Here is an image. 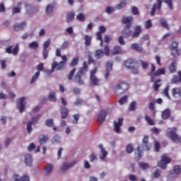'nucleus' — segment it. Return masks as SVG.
<instances>
[{
	"instance_id": "nucleus-2",
	"label": "nucleus",
	"mask_w": 181,
	"mask_h": 181,
	"mask_svg": "<svg viewBox=\"0 0 181 181\" xmlns=\"http://www.w3.org/2000/svg\"><path fill=\"white\" fill-rule=\"evenodd\" d=\"M129 88V85L125 81H121L118 85L113 88V92L116 95H121L124 94L127 90Z\"/></svg>"
},
{
	"instance_id": "nucleus-42",
	"label": "nucleus",
	"mask_w": 181,
	"mask_h": 181,
	"mask_svg": "<svg viewBox=\"0 0 181 181\" xmlns=\"http://www.w3.org/2000/svg\"><path fill=\"white\" fill-rule=\"evenodd\" d=\"M45 125L49 128H53V127H54V122L53 119H47L45 121Z\"/></svg>"
},
{
	"instance_id": "nucleus-11",
	"label": "nucleus",
	"mask_w": 181,
	"mask_h": 181,
	"mask_svg": "<svg viewBox=\"0 0 181 181\" xmlns=\"http://www.w3.org/2000/svg\"><path fill=\"white\" fill-rule=\"evenodd\" d=\"M164 74H165V68L157 69L155 74H151V83H153V81L156 80V77H159L160 76H162Z\"/></svg>"
},
{
	"instance_id": "nucleus-27",
	"label": "nucleus",
	"mask_w": 181,
	"mask_h": 181,
	"mask_svg": "<svg viewBox=\"0 0 181 181\" xmlns=\"http://www.w3.org/2000/svg\"><path fill=\"white\" fill-rule=\"evenodd\" d=\"M76 16V13H74V11H71L66 14V23H70V22H73L74 20V17Z\"/></svg>"
},
{
	"instance_id": "nucleus-37",
	"label": "nucleus",
	"mask_w": 181,
	"mask_h": 181,
	"mask_svg": "<svg viewBox=\"0 0 181 181\" xmlns=\"http://www.w3.org/2000/svg\"><path fill=\"white\" fill-rule=\"evenodd\" d=\"M179 76H174L172 79L173 84H176V83H179L181 81V71L178 72Z\"/></svg>"
},
{
	"instance_id": "nucleus-33",
	"label": "nucleus",
	"mask_w": 181,
	"mask_h": 181,
	"mask_svg": "<svg viewBox=\"0 0 181 181\" xmlns=\"http://www.w3.org/2000/svg\"><path fill=\"white\" fill-rule=\"evenodd\" d=\"M47 141H49V136L45 134H42L39 139V142L41 145H45Z\"/></svg>"
},
{
	"instance_id": "nucleus-18",
	"label": "nucleus",
	"mask_w": 181,
	"mask_h": 181,
	"mask_svg": "<svg viewBox=\"0 0 181 181\" xmlns=\"http://www.w3.org/2000/svg\"><path fill=\"white\" fill-rule=\"evenodd\" d=\"M26 27V21H22L21 23H16L13 25L14 30L18 32V30H23Z\"/></svg>"
},
{
	"instance_id": "nucleus-17",
	"label": "nucleus",
	"mask_w": 181,
	"mask_h": 181,
	"mask_svg": "<svg viewBox=\"0 0 181 181\" xmlns=\"http://www.w3.org/2000/svg\"><path fill=\"white\" fill-rule=\"evenodd\" d=\"M110 71H112V62L108 61L106 64L105 78L108 79V77H110Z\"/></svg>"
},
{
	"instance_id": "nucleus-40",
	"label": "nucleus",
	"mask_w": 181,
	"mask_h": 181,
	"mask_svg": "<svg viewBox=\"0 0 181 181\" xmlns=\"http://www.w3.org/2000/svg\"><path fill=\"white\" fill-rule=\"evenodd\" d=\"M78 64V57H75L73 58L72 61L69 64L70 67H76Z\"/></svg>"
},
{
	"instance_id": "nucleus-9",
	"label": "nucleus",
	"mask_w": 181,
	"mask_h": 181,
	"mask_svg": "<svg viewBox=\"0 0 181 181\" xmlns=\"http://www.w3.org/2000/svg\"><path fill=\"white\" fill-rule=\"evenodd\" d=\"M37 71L35 74V75L31 78V81H30L31 84L35 83V81L37 80L39 76H40V71H43V70H45V66H43V63H40L37 66Z\"/></svg>"
},
{
	"instance_id": "nucleus-5",
	"label": "nucleus",
	"mask_w": 181,
	"mask_h": 181,
	"mask_svg": "<svg viewBox=\"0 0 181 181\" xmlns=\"http://www.w3.org/2000/svg\"><path fill=\"white\" fill-rule=\"evenodd\" d=\"M170 162H172V159L168 156V154H163L160 160L158 163V166L160 169H166Z\"/></svg>"
},
{
	"instance_id": "nucleus-55",
	"label": "nucleus",
	"mask_w": 181,
	"mask_h": 181,
	"mask_svg": "<svg viewBox=\"0 0 181 181\" xmlns=\"http://www.w3.org/2000/svg\"><path fill=\"white\" fill-rule=\"evenodd\" d=\"M76 68H74L68 75V80H73V77H74V74L76 73Z\"/></svg>"
},
{
	"instance_id": "nucleus-23",
	"label": "nucleus",
	"mask_w": 181,
	"mask_h": 181,
	"mask_svg": "<svg viewBox=\"0 0 181 181\" xmlns=\"http://www.w3.org/2000/svg\"><path fill=\"white\" fill-rule=\"evenodd\" d=\"M90 84L92 86H94L95 87L100 86V79H98L97 76H90Z\"/></svg>"
},
{
	"instance_id": "nucleus-56",
	"label": "nucleus",
	"mask_w": 181,
	"mask_h": 181,
	"mask_svg": "<svg viewBox=\"0 0 181 181\" xmlns=\"http://www.w3.org/2000/svg\"><path fill=\"white\" fill-rule=\"evenodd\" d=\"M14 56H16L19 53V45L16 44L11 52Z\"/></svg>"
},
{
	"instance_id": "nucleus-59",
	"label": "nucleus",
	"mask_w": 181,
	"mask_h": 181,
	"mask_svg": "<svg viewBox=\"0 0 181 181\" xmlns=\"http://www.w3.org/2000/svg\"><path fill=\"white\" fill-rule=\"evenodd\" d=\"M164 2L168 5L169 9L171 11L173 10V4L172 3V0H164Z\"/></svg>"
},
{
	"instance_id": "nucleus-19",
	"label": "nucleus",
	"mask_w": 181,
	"mask_h": 181,
	"mask_svg": "<svg viewBox=\"0 0 181 181\" xmlns=\"http://www.w3.org/2000/svg\"><path fill=\"white\" fill-rule=\"evenodd\" d=\"M144 155V153L142 151H141V146H138L136 148V151L134 152V158L137 160H141L142 159V156Z\"/></svg>"
},
{
	"instance_id": "nucleus-26",
	"label": "nucleus",
	"mask_w": 181,
	"mask_h": 181,
	"mask_svg": "<svg viewBox=\"0 0 181 181\" xmlns=\"http://www.w3.org/2000/svg\"><path fill=\"white\" fill-rule=\"evenodd\" d=\"M53 170V165L48 163L45 168L44 170V175H45V176H47V175H50V173H52Z\"/></svg>"
},
{
	"instance_id": "nucleus-51",
	"label": "nucleus",
	"mask_w": 181,
	"mask_h": 181,
	"mask_svg": "<svg viewBox=\"0 0 181 181\" xmlns=\"http://www.w3.org/2000/svg\"><path fill=\"white\" fill-rule=\"evenodd\" d=\"M115 11V8L111 6L106 7L105 10V12H106V13H108V15H111V13H112Z\"/></svg>"
},
{
	"instance_id": "nucleus-25",
	"label": "nucleus",
	"mask_w": 181,
	"mask_h": 181,
	"mask_svg": "<svg viewBox=\"0 0 181 181\" xmlns=\"http://www.w3.org/2000/svg\"><path fill=\"white\" fill-rule=\"evenodd\" d=\"M94 56L97 60H100V59H103L104 57L103 50L101 49L96 50L95 52Z\"/></svg>"
},
{
	"instance_id": "nucleus-45",
	"label": "nucleus",
	"mask_w": 181,
	"mask_h": 181,
	"mask_svg": "<svg viewBox=\"0 0 181 181\" xmlns=\"http://www.w3.org/2000/svg\"><path fill=\"white\" fill-rule=\"evenodd\" d=\"M139 168H141V169H142L143 170H145L149 168V164H148V163H146L139 162Z\"/></svg>"
},
{
	"instance_id": "nucleus-53",
	"label": "nucleus",
	"mask_w": 181,
	"mask_h": 181,
	"mask_svg": "<svg viewBox=\"0 0 181 181\" xmlns=\"http://www.w3.org/2000/svg\"><path fill=\"white\" fill-rule=\"evenodd\" d=\"M126 152L127 153H132V152H134V147H132V144H127L126 146Z\"/></svg>"
},
{
	"instance_id": "nucleus-15",
	"label": "nucleus",
	"mask_w": 181,
	"mask_h": 181,
	"mask_svg": "<svg viewBox=\"0 0 181 181\" xmlns=\"http://www.w3.org/2000/svg\"><path fill=\"white\" fill-rule=\"evenodd\" d=\"M25 97L20 98L18 100L17 107H18V110L21 113L23 112V111H25Z\"/></svg>"
},
{
	"instance_id": "nucleus-29",
	"label": "nucleus",
	"mask_w": 181,
	"mask_h": 181,
	"mask_svg": "<svg viewBox=\"0 0 181 181\" xmlns=\"http://www.w3.org/2000/svg\"><path fill=\"white\" fill-rule=\"evenodd\" d=\"M61 115H62V118L63 119H66V118H67V116L69 115V109H67V107H61Z\"/></svg>"
},
{
	"instance_id": "nucleus-43",
	"label": "nucleus",
	"mask_w": 181,
	"mask_h": 181,
	"mask_svg": "<svg viewBox=\"0 0 181 181\" xmlns=\"http://www.w3.org/2000/svg\"><path fill=\"white\" fill-rule=\"evenodd\" d=\"M125 5H127V0H122L119 4L116 5V8L122 9V8H125Z\"/></svg>"
},
{
	"instance_id": "nucleus-30",
	"label": "nucleus",
	"mask_w": 181,
	"mask_h": 181,
	"mask_svg": "<svg viewBox=\"0 0 181 181\" xmlns=\"http://www.w3.org/2000/svg\"><path fill=\"white\" fill-rule=\"evenodd\" d=\"M112 54H121L122 53V49H121V46L119 45H115L112 50Z\"/></svg>"
},
{
	"instance_id": "nucleus-14",
	"label": "nucleus",
	"mask_w": 181,
	"mask_h": 181,
	"mask_svg": "<svg viewBox=\"0 0 181 181\" xmlns=\"http://www.w3.org/2000/svg\"><path fill=\"white\" fill-rule=\"evenodd\" d=\"M143 148H146V151H149L151 148V145L149 142V136H144L142 139L141 144Z\"/></svg>"
},
{
	"instance_id": "nucleus-63",
	"label": "nucleus",
	"mask_w": 181,
	"mask_h": 181,
	"mask_svg": "<svg viewBox=\"0 0 181 181\" xmlns=\"http://www.w3.org/2000/svg\"><path fill=\"white\" fill-rule=\"evenodd\" d=\"M21 7H13L12 11L13 15H15L16 13H21Z\"/></svg>"
},
{
	"instance_id": "nucleus-60",
	"label": "nucleus",
	"mask_w": 181,
	"mask_h": 181,
	"mask_svg": "<svg viewBox=\"0 0 181 181\" xmlns=\"http://www.w3.org/2000/svg\"><path fill=\"white\" fill-rule=\"evenodd\" d=\"M160 173H161L160 170L156 169V170L153 172V177H156V178L160 177Z\"/></svg>"
},
{
	"instance_id": "nucleus-32",
	"label": "nucleus",
	"mask_w": 181,
	"mask_h": 181,
	"mask_svg": "<svg viewBox=\"0 0 181 181\" xmlns=\"http://www.w3.org/2000/svg\"><path fill=\"white\" fill-rule=\"evenodd\" d=\"M25 162L27 166H32V163H33L32 155L26 154L25 156Z\"/></svg>"
},
{
	"instance_id": "nucleus-12",
	"label": "nucleus",
	"mask_w": 181,
	"mask_h": 181,
	"mask_svg": "<svg viewBox=\"0 0 181 181\" xmlns=\"http://www.w3.org/2000/svg\"><path fill=\"white\" fill-rule=\"evenodd\" d=\"M77 163V160H74L71 163H64L61 167L62 172H66V170H69L70 168H73L74 165Z\"/></svg>"
},
{
	"instance_id": "nucleus-41",
	"label": "nucleus",
	"mask_w": 181,
	"mask_h": 181,
	"mask_svg": "<svg viewBox=\"0 0 181 181\" xmlns=\"http://www.w3.org/2000/svg\"><path fill=\"white\" fill-rule=\"evenodd\" d=\"M144 119L145 121H146L148 125H155V121L153 119H151V117H149L148 115H146Z\"/></svg>"
},
{
	"instance_id": "nucleus-22",
	"label": "nucleus",
	"mask_w": 181,
	"mask_h": 181,
	"mask_svg": "<svg viewBox=\"0 0 181 181\" xmlns=\"http://www.w3.org/2000/svg\"><path fill=\"white\" fill-rule=\"evenodd\" d=\"M124 119L122 118L118 119V122H114V127L115 132H119V127H122V122Z\"/></svg>"
},
{
	"instance_id": "nucleus-21",
	"label": "nucleus",
	"mask_w": 181,
	"mask_h": 181,
	"mask_svg": "<svg viewBox=\"0 0 181 181\" xmlns=\"http://www.w3.org/2000/svg\"><path fill=\"white\" fill-rule=\"evenodd\" d=\"M99 148L100 149V159H105L107 158V155H108V152L105 151L103 144H99Z\"/></svg>"
},
{
	"instance_id": "nucleus-47",
	"label": "nucleus",
	"mask_w": 181,
	"mask_h": 181,
	"mask_svg": "<svg viewBox=\"0 0 181 181\" xmlns=\"http://www.w3.org/2000/svg\"><path fill=\"white\" fill-rule=\"evenodd\" d=\"M140 64L143 69V70H146L148 67H149V64L146 61L141 60L140 61Z\"/></svg>"
},
{
	"instance_id": "nucleus-3",
	"label": "nucleus",
	"mask_w": 181,
	"mask_h": 181,
	"mask_svg": "<svg viewBox=\"0 0 181 181\" xmlns=\"http://www.w3.org/2000/svg\"><path fill=\"white\" fill-rule=\"evenodd\" d=\"M62 61L59 62V63L56 61H54L52 64V69L49 71V73H53L54 71V69H57V70L62 71V70H64V67H66V62H67V57L63 56Z\"/></svg>"
},
{
	"instance_id": "nucleus-57",
	"label": "nucleus",
	"mask_w": 181,
	"mask_h": 181,
	"mask_svg": "<svg viewBox=\"0 0 181 181\" xmlns=\"http://www.w3.org/2000/svg\"><path fill=\"white\" fill-rule=\"evenodd\" d=\"M145 29H151L152 28V21L151 20H147L145 22Z\"/></svg>"
},
{
	"instance_id": "nucleus-31",
	"label": "nucleus",
	"mask_w": 181,
	"mask_h": 181,
	"mask_svg": "<svg viewBox=\"0 0 181 181\" xmlns=\"http://www.w3.org/2000/svg\"><path fill=\"white\" fill-rule=\"evenodd\" d=\"M153 83H154V91H158L159 88L162 86V79H157L156 81H154Z\"/></svg>"
},
{
	"instance_id": "nucleus-36",
	"label": "nucleus",
	"mask_w": 181,
	"mask_h": 181,
	"mask_svg": "<svg viewBox=\"0 0 181 181\" xmlns=\"http://www.w3.org/2000/svg\"><path fill=\"white\" fill-rule=\"evenodd\" d=\"M160 23L164 29H167V30H169V24H168V22L165 21V18H160Z\"/></svg>"
},
{
	"instance_id": "nucleus-50",
	"label": "nucleus",
	"mask_w": 181,
	"mask_h": 181,
	"mask_svg": "<svg viewBox=\"0 0 181 181\" xmlns=\"http://www.w3.org/2000/svg\"><path fill=\"white\" fill-rule=\"evenodd\" d=\"M97 155L95 153H92L90 156H89V160L90 163L93 162H95V160H97Z\"/></svg>"
},
{
	"instance_id": "nucleus-8",
	"label": "nucleus",
	"mask_w": 181,
	"mask_h": 181,
	"mask_svg": "<svg viewBox=\"0 0 181 181\" xmlns=\"http://www.w3.org/2000/svg\"><path fill=\"white\" fill-rule=\"evenodd\" d=\"M138 64V61L133 59H127L124 63V67L129 69H134V67H136Z\"/></svg>"
},
{
	"instance_id": "nucleus-6",
	"label": "nucleus",
	"mask_w": 181,
	"mask_h": 181,
	"mask_svg": "<svg viewBox=\"0 0 181 181\" xmlns=\"http://www.w3.org/2000/svg\"><path fill=\"white\" fill-rule=\"evenodd\" d=\"M179 46V43L177 42H173L169 46V49L172 50L171 54L173 57H177V56H180V53L179 52V49H177V47Z\"/></svg>"
},
{
	"instance_id": "nucleus-16",
	"label": "nucleus",
	"mask_w": 181,
	"mask_h": 181,
	"mask_svg": "<svg viewBox=\"0 0 181 181\" xmlns=\"http://www.w3.org/2000/svg\"><path fill=\"white\" fill-rule=\"evenodd\" d=\"M105 118H107V112L105 110H100L98 115V122L100 124H103L105 121Z\"/></svg>"
},
{
	"instance_id": "nucleus-4",
	"label": "nucleus",
	"mask_w": 181,
	"mask_h": 181,
	"mask_svg": "<svg viewBox=\"0 0 181 181\" xmlns=\"http://www.w3.org/2000/svg\"><path fill=\"white\" fill-rule=\"evenodd\" d=\"M177 129L176 127L170 128L167 131V136L170 138L173 142H180L181 137L177 135Z\"/></svg>"
},
{
	"instance_id": "nucleus-44",
	"label": "nucleus",
	"mask_w": 181,
	"mask_h": 181,
	"mask_svg": "<svg viewBox=\"0 0 181 181\" xmlns=\"http://www.w3.org/2000/svg\"><path fill=\"white\" fill-rule=\"evenodd\" d=\"M76 19H77V21H78L79 22H84V21H86V16H84V14L82 13H79L76 16Z\"/></svg>"
},
{
	"instance_id": "nucleus-62",
	"label": "nucleus",
	"mask_w": 181,
	"mask_h": 181,
	"mask_svg": "<svg viewBox=\"0 0 181 181\" xmlns=\"http://www.w3.org/2000/svg\"><path fill=\"white\" fill-rule=\"evenodd\" d=\"M132 12L133 15H139V10L136 8V6L132 7Z\"/></svg>"
},
{
	"instance_id": "nucleus-35",
	"label": "nucleus",
	"mask_w": 181,
	"mask_h": 181,
	"mask_svg": "<svg viewBox=\"0 0 181 181\" xmlns=\"http://www.w3.org/2000/svg\"><path fill=\"white\" fill-rule=\"evenodd\" d=\"M170 73H175L176 71V61H173L169 66Z\"/></svg>"
},
{
	"instance_id": "nucleus-54",
	"label": "nucleus",
	"mask_w": 181,
	"mask_h": 181,
	"mask_svg": "<svg viewBox=\"0 0 181 181\" xmlns=\"http://www.w3.org/2000/svg\"><path fill=\"white\" fill-rule=\"evenodd\" d=\"M127 101H128V96L124 95L119 100V104L120 105H124Z\"/></svg>"
},
{
	"instance_id": "nucleus-34",
	"label": "nucleus",
	"mask_w": 181,
	"mask_h": 181,
	"mask_svg": "<svg viewBox=\"0 0 181 181\" xmlns=\"http://www.w3.org/2000/svg\"><path fill=\"white\" fill-rule=\"evenodd\" d=\"M162 118L163 119H168V118H170V110L169 109H166L163 111Z\"/></svg>"
},
{
	"instance_id": "nucleus-38",
	"label": "nucleus",
	"mask_w": 181,
	"mask_h": 181,
	"mask_svg": "<svg viewBox=\"0 0 181 181\" xmlns=\"http://www.w3.org/2000/svg\"><path fill=\"white\" fill-rule=\"evenodd\" d=\"M48 100L49 101H52V103H56L57 101V98H56V93L54 92L50 93L48 96Z\"/></svg>"
},
{
	"instance_id": "nucleus-1",
	"label": "nucleus",
	"mask_w": 181,
	"mask_h": 181,
	"mask_svg": "<svg viewBox=\"0 0 181 181\" xmlns=\"http://www.w3.org/2000/svg\"><path fill=\"white\" fill-rule=\"evenodd\" d=\"M132 22H134V17L132 16H124L122 18V24L125 25L124 28L121 31V34L124 39L132 37V39H136L142 33V27L141 25L134 26V30L132 33L131 28H132Z\"/></svg>"
},
{
	"instance_id": "nucleus-64",
	"label": "nucleus",
	"mask_w": 181,
	"mask_h": 181,
	"mask_svg": "<svg viewBox=\"0 0 181 181\" xmlns=\"http://www.w3.org/2000/svg\"><path fill=\"white\" fill-rule=\"evenodd\" d=\"M129 180L130 181H137L138 177L134 174H131L129 175Z\"/></svg>"
},
{
	"instance_id": "nucleus-20",
	"label": "nucleus",
	"mask_w": 181,
	"mask_h": 181,
	"mask_svg": "<svg viewBox=\"0 0 181 181\" xmlns=\"http://www.w3.org/2000/svg\"><path fill=\"white\" fill-rule=\"evenodd\" d=\"M130 49H132V50H136V52H144V48L142 47V46H141V45L138 43L132 44L130 45Z\"/></svg>"
},
{
	"instance_id": "nucleus-52",
	"label": "nucleus",
	"mask_w": 181,
	"mask_h": 181,
	"mask_svg": "<svg viewBox=\"0 0 181 181\" xmlns=\"http://www.w3.org/2000/svg\"><path fill=\"white\" fill-rule=\"evenodd\" d=\"M46 13L47 15H49V13H52L53 12V6L52 4H48L46 7Z\"/></svg>"
},
{
	"instance_id": "nucleus-48",
	"label": "nucleus",
	"mask_w": 181,
	"mask_h": 181,
	"mask_svg": "<svg viewBox=\"0 0 181 181\" xmlns=\"http://www.w3.org/2000/svg\"><path fill=\"white\" fill-rule=\"evenodd\" d=\"M85 45L86 46H90L91 45V36L90 35L85 36Z\"/></svg>"
},
{
	"instance_id": "nucleus-10",
	"label": "nucleus",
	"mask_w": 181,
	"mask_h": 181,
	"mask_svg": "<svg viewBox=\"0 0 181 181\" xmlns=\"http://www.w3.org/2000/svg\"><path fill=\"white\" fill-rule=\"evenodd\" d=\"M157 3H155L151 8V11L150 12L151 16H155V12L157 11H160L162 9V4L163 1L162 0H156Z\"/></svg>"
},
{
	"instance_id": "nucleus-58",
	"label": "nucleus",
	"mask_w": 181,
	"mask_h": 181,
	"mask_svg": "<svg viewBox=\"0 0 181 181\" xmlns=\"http://www.w3.org/2000/svg\"><path fill=\"white\" fill-rule=\"evenodd\" d=\"M74 120L72 121L73 124H77L78 119H80V114H76L73 115Z\"/></svg>"
},
{
	"instance_id": "nucleus-61",
	"label": "nucleus",
	"mask_w": 181,
	"mask_h": 181,
	"mask_svg": "<svg viewBox=\"0 0 181 181\" xmlns=\"http://www.w3.org/2000/svg\"><path fill=\"white\" fill-rule=\"evenodd\" d=\"M50 46V39L47 40L43 44V49L47 50V48Z\"/></svg>"
},
{
	"instance_id": "nucleus-24",
	"label": "nucleus",
	"mask_w": 181,
	"mask_h": 181,
	"mask_svg": "<svg viewBox=\"0 0 181 181\" xmlns=\"http://www.w3.org/2000/svg\"><path fill=\"white\" fill-rule=\"evenodd\" d=\"M181 172V168L180 165H175L173 168V170L170 171V177H173V175H179Z\"/></svg>"
},
{
	"instance_id": "nucleus-49",
	"label": "nucleus",
	"mask_w": 181,
	"mask_h": 181,
	"mask_svg": "<svg viewBox=\"0 0 181 181\" xmlns=\"http://www.w3.org/2000/svg\"><path fill=\"white\" fill-rule=\"evenodd\" d=\"M163 94L165 95V97H167L168 100H170V96L169 95V86H167L164 88Z\"/></svg>"
},
{
	"instance_id": "nucleus-46",
	"label": "nucleus",
	"mask_w": 181,
	"mask_h": 181,
	"mask_svg": "<svg viewBox=\"0 0 181 181\" xmlns=\"http://www.w3.org/2000/svg\"><path fill=\"white\" fill-rule=\"evenodd\" d=\"M28 47L32 49H37V47H39V44L37 43V42L33 41L29 44Z\"/></svg>"
},
{
	"instance_id": "nucleus-13",
	"label": "nucleus",
	"mask_w": 181,
	"mask_h": 181,
	"mask_svg": "<svg viewBox=\"0 0 181 181\" xmlns=\"http://www.w3.org/2000/svg\"><path fill=\"white\" fill-rule=\"evenodd\" d=\"M83 73L81 72H77L74 76V83H78V84H80V86H83L84 84V81L83 80Z\"/></svg>"
},
{
	"instance_id": "nucleus-7",
	"label": "nucleus",
	"mask_w": 181,
	"mask_h": 181,
	"mask_svg": "<svg viewBox=\"0 0 181 181\" xmlns=\"http://www.w3.org/2000/svg\"><path fill=\"white\" fill-rule=\"evenodd\" d=\"M42 117V115H38L34 117H32L31 119L32 121H29L27 123V131L28 134H30L33 131L32 126L33 124H37V121L40 119V117Z\"/></svg>"
},
{
	"instance_id": "nucleus-39",
	"label": "nucleus",
	"mask_w": 181,
	"mask_h": 181,
	"mask_svg": "<svg viewBox=\"0 0 181 181\" xmlns=\"http://www.w3.org/2000/svg\"><path fill=\"white\" fill-rule=\"evenodd\" d=\"M87 70H88V66L87 65V62H84L83 63V66L79 69V70L78 71V72L82 73V74H84V72H85V71H87Z\"/></svg>"
},
{
	"instance_id": "nucleus-28",
	"label": "nucleus",
	"mask_w": 181,
	"mask_h": 181,
	"mask_svg": "<svg viewBox=\"0 0 181 181\" xmlns=\"http://www.w3.org/2000/svg\"><path fill=\"white\" fill-rule=\"evenodd\" d=\"M173 97L179 98L181 96V90L179 88H174L172 90Z\"/></svg>"
}]
</instances>
